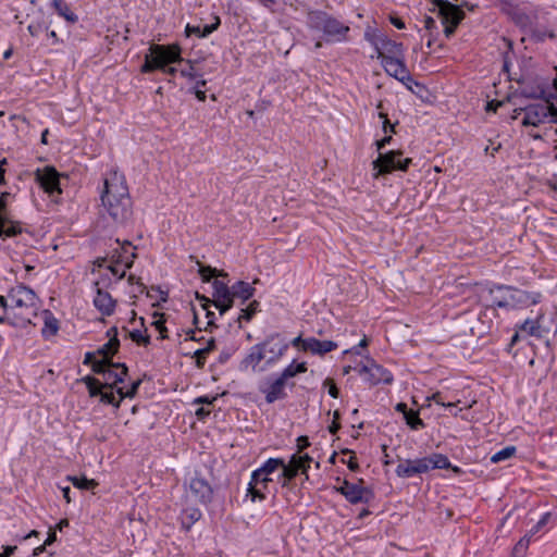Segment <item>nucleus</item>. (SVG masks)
Masks as SVG:
<instances>
[{
    "label": "nucleus",
    "mask_w": 557,
    "mask_h": 557,
    "mask_svg": "<svg viewBox=\"0 0 557 557\" xmlns=\"http://www.w3.org/2000/svg\"><path fill=\"white\" fill-rule=\"evenodd\" d=\"M100 199L102 213L107 214L116 225H125L132 219V199L125 177L119 171H111L104 178Z\"/></svg>",
    "instance_id": "obj_1"
},
{
    "label": "nucleus",
    "mask_w": 557,
    "mask_h": 557,
    "mask_svg": "<svg viewBox=\"0 0 557 557\" xmlns=\"http://www.w3.org/2000/svg\"><path fill=\"white\" fill-rule=\"evenodd\" d=\"M288 347L289 343L281 334H270L263 342L250 347L246 357L240 361L239 369L256 371L260 362L264 361V366L259 369L264 371L267 368L274 366L285 355Z\"/></svg>",
    "instance_id": "obj_2"
},
{
    "label": "nucleus",
    "mask_w": 557,
    "mask_h": 557,
    "mask_svg": "<svg viewBox=\"0 0 557 557\" xmlns=\"http://www.w3.org/2000/svg\"><path fill=\"white\" fill-rule=\"evenodd\" d=\"M10 312L8 319L13 326L25 327L28 324H36L38 309V297L35 292L25 285H17L10 289Z\"/></svg>",
    "instance_id": "obj_3"
},
{
    "label": "nucleus",
    "mask_w": 557,
    "mask_h": 557,
    "mask_svg": "<svg viewBox=\"0 0 557 557\" xmlns=\"http://www.w3.org/2000/svg\"><path fill=\"white\" fill-rule=\"evenodd\" d=\"M493 308L517 310L537 305L542 299L539 292H527L509 285H496L490 289Z\"/></svg>",
    "instance_id": "obj_4"
},
{
    "label": "nucleus",
    "mask_w": 557,
    "mask_h": 557,
    "mask_svg": "<svg viewBox=\"0 0 557 557\" xmlns=\"http://www.w3.org/2000/svg\"><path fill=\"white\" fill-rule=\"evenodd\" d=\"M433 469H451L455 473L461 472V469L457 466H451L447 456L443 454H432L419 459L403 460L398 463L395 472L399 478H411Z\"/></svg>",
    "instance_id": "obj_5"
},
{
    "label": "nucleus",
    "mask_w": 557,
    "mask_h": 557,
    "mask_svg": "<svg viewBox=\"0 0 557 557\" xmlns=\"http://www.w3.org/2000/svg\"><path fill=\"white\" fill-rule=\"evenodd\" d=\"M513 117H520L523 126L539 127L547 123H557V109L550 101L540 99L516 109Z\"/></svg>",
    "instance_id": "obj_6"
},
{
    "label": "nucleus",
    "mask_w": 557,
    "mask_h": 557,
    "mask_svg": "<svg viewBox=\"0 0 557 557\" xmlns=\"http://www.w3.org/2000/svg\"><path fill=\"white\" fill-rule=\"evenodd\" d=\"M181 49L178 46H161L152 45L149 48V53L145 55V63L141 66V72L151 73L156 70H162L170 75L176 73L175 67H166L168 64L181 62Z\"/></svg>",
    "instance_id": "obj_7"
},
{
    "label": "nucleus",
    "mask_w": 557,
    "mask_h": 557,
    "mask_svg": "<svg viewBox=\"0 0 557 557\" xmlns=\"http://www.w3.org/2000/svg\"><path fill=\"white\" fill-rule=\"evenodd\" d=\"M307 23L311 28L322 30L325 36L336 41L344 40L349 32L348 26L329 15L326 12L319 10L308 13Z\"/></svg>",
    "instance_id": "obj_8"
},
{
    "label": "nucleus",
    "mask_w": 557,
    "mask_h": 557,
    "mask_svg": "<svg viewBox=\"0 0 557 557\" xmlns=\"http://www.w3.org/2000/svg\"><path fill=\"white\" fill-rule=\"evenodd\" d=\"M431 2L437 8L438 15L444 25L445 37L450 38L465 18V12L458 5L446 0H431Z\"/></svg>",
    "instance_id": "obj_9"
},
{
    "label": "nucleus",
    "mask_w": 557,
    "mask_h": 557,
    "mask_svg": "<svg viewBox=\"0 0 557 557\" xmlns=\"http://www.w3.org/2000/svg\"><path fill=\"white\" fill-rule=\"evenodd\" d=\"M403 152L392 150L386 153H379L376 160L373 161V169L377 170L376 175L391 173L395 170L406 171L411 163L410 158L401 159Z\"/></svg>",
    "instance_id": "obj_10"
},
{
    "label": "nucleus",
    "mask_w": 557,
    "mask_h": 557,
    "mask_svg": "<svg viewBox=\"0 0 557 557\" xmlns=\"http://www.w3.org/2000/svg\"><path fill=\"white\" fill-rule=\"evenodd\" d=\"M358 372L371 385L391 384L393 382V374L372 359H369L366 364L359 368Z\"/></svg>",
    "instance_id": "obj_11"
},
{
    "label": "nucleus",
    "mask_w": 557,
    "mask_h": 557,
    "mask_svg": "<svg viewBox=\"0 0 557 557\" xmlns=\"http://www.w3.org/2000/svg\"><path fill=\"white\" fill-rule=\"evenodd\" d=\"M186 493L188 497L202 505L211 503L213 497L212 486L198 474L190 479Z\"/></svg>",
    "instance_id": "obj_12"
},
{
    "label": "nucleus",
    "mask_w": 557,
    "mask_h": 557,
    "mask_svg": "<svg viewBox=\"0 0 557 557\" xmlns=\"http://www.w3.org/2000/svg\"><path fill=\"white\" fill-rule=\"evenodd\" d=\"M287 382L280 375L276 377H268L259 384V392L264 395L268 404H273L276 400L286 398L285 392Z\"/></svg>",
    "instance_id": "obj_13"
},
{
    "label": "nucleus",
    "mask_w": 557,
    "mask_h": 557,
    "mask_svg": "<svg viewBox=\"0 0 557 557\" xmlns=\"http://www.w3.org/2000/svg\"><path fill=\"white\" fill-rule=\"evenodd\" d=\"M35 175L36 181L46 193L50 195L61 193L60 175L54 168L46 166L44 169H38Z\"/></svg>",
    "instance_id": "obj_14"
},
{
    "label": "nucleus",
    "mask_w": 557,
    "mask_h": 557,
    "mask_svg": "<svg viewBox=\"0 0 557 557\" xmlns=\"http://www.w3.org/2000/svg\"><path fill=\"white\" fill-rule=\"evenodd\" d=\"M9 193L0 196V237H13L22 232L20 223L9 220L7 214V198Z\"/></svg>",
    "instance_id": "obj_15"
},
{
    "label": "nucleus",
    "mask_w": 557,
    "mask_h": 557,
    "mask_svg": "<svg viewBox=\"0 0 557 557\" xmlns=\"http://www.w3.org/2000/svg\"><path fill=\"white\" fill-rule=\"evenodd\" d=\"M212 288L214 298L212 304L220 310V313L223 314L232 308L231 287L219 280H214L212 282Z\"/></svg>",
    "instance_id": "obj_16"
},
{
    "label": "nucleus",
    "mask_w": 557,
    "mask_h": 557,
    "mask_svg": "<svg viewBox=\"0 0 557 557\" xmlns=\"http://www.w3.org/2000/svg\"><path fill=\"white\" fill-rule=\"evenodd\" d=\"M382 65L386 73L396 79L400 82H405L406 79L411 81L409 71L399 58L393 55H384Z\"/></svg>",
    "instance_id": "obj_17"
},
{
    "label": "nucleus",
    "mask_w": 557,
    "mask_h": 557,
    "mask_svg": "<svg viewBox=\"0 0 557 557\" xmlns=\"http://www.w3.org/2000/svg\"><path fill=\"white\" fill-rule=\"evenodd\" d=\"M95 286L96 296L94 298V306L102 315H112L115 310L116 301L108 292H104L99 287V282H96Z\"/></svg>",
    "instance_id": "obj_18"
},
{
    "label": "nucleus",
    "mask_w": 557,
    "mask_h": 557,
    "mask_svg": "<svg viewBox=\"0 0 557 557\" xmlns=\"http://www.w3.org/2000/svg\"><path fill=\"white\" fill-rule=\"evenodd\" d=\"M127 375V368L124 363H114L110 362L107 371L103 374V379L106 381L104 387H113L119 383L124 381V377Z\"/></svg>",
    "instance_id": "obj_19"
},
{
    "label": "nucleus",
    "mask_w": 557,
    "mask_h": 557,
    "mask_svg": "<svg viewBox=\"0 0 557 557\" xmlns=\"http://www.w3.org/2000/svg\"><path fill=\"white\" fill-rule=\"evenodd\" d=\"M272 480L265 475L255 476V471L251 474L250 482L248 484V495H250L251 500H263L265 498L264 491L268 488L269 482Z\"/></svg>",
    "instance_id": "obj_20"
},
{
    "label": "nucleus",
    "mask_w": 557,
    "mask_h": 557,
    "mask_svg": "<svg viewBox=\"0 0 557 557\" xmlns=\"http://www.w3.org/2000/svg\"><path fill=\"white\" fill-rule=\"evenodd\" d=\"M337 491L351 504L363 503L364 494L367 493L366 488L347 480L343 482Z\"/></svg>",
    "instance_id": "obj_21"
},
{
    "label": "nucleus",
    "mask_w": 557,
    "mask_h": 557,
    "mask_svg": "<svg viewBox=\"0 0 557 557\" xmlns=\"http://www.w3.org/2000/svg\"><path fill=\"white\" fill-rule=\"evenodd\" d=\"M337 344L333 341H319L314 337L305 338L304 351H310L317 355H324L337 348Z\"/></svg>",
    "instance_id": "obj_22"
},
{
    "label": "nucleus",
    "mask_w": 557,
    "mask_h": 557,
    "mask_svg": "<svg viewBox=\"0 0 557 557\" xmlns=\"http://www.w3.org/2000/svg\"><path fill=\"white\" fill-rule=\"evenodd\" d=\"M375 49L377 51V58L381 60H383L384 55L398 58V55L403 54V45L387 38H381L380 41L375 44Z\"/></svg>",
    "instance_id": "obj_23"
},
{
    "label": "nucleus",
    "mask_w": 557,
    "mask_h": 557,
    "mask_svg": "<svg viewBox=\"0 0 557 557\" xmlns=\"http://www.w3.org/2000/svg\"><path fill=\"white\" fill-rule=\"evenodd\" d=\"M544 312H540L535 319H527L523 323L519 325V331L525 333L527 335L534 337H542V320L544 319Z\"/></svg>",
    "instance_id": "obj_24"
},
{
    "label": "nucleus",
    "mask_w": 557,
    "mask_h": 557,
    "mask_svg": "<svg viewBox=\"0 0 557 557\" xmlns=\"http://www.w3.org/2000/svg\"><path fill=\"white\" fill-rule=\"evenodd\" d=\"M39 315L44 321V327L41 329L42 336L45 338L54 336L59 331V321L48 309L42 310Z\"/></svg>",
    "instance_id": "obj_25"
},
{
    "label": "nucleus",
    "mask_w": 557,
    "mask_h": 557,
    "mask_svg": "<svg viewBox=\"0 0 557 557\" xmlns=\"http://www.w3.org/2000/svg\"><path fill=\"white\" fill-rule=\"evenodd\" d=\"M255 288L247 282L238 281L231 287V299L240 298L243 301L248 300L255 294Z\"/></svg>",
    "instance_id": "obj_26"
},
{
    "label": "nucleus",
    "mask_w": 557,
    "mask_h": 557,
    "mask_svg": "<svg viewBox=\"0 0 557 557\" xmlns=\"http://www.w3.org/2000/svg\"><path fill=\"white\" fill-rule=\"evenodd\" d=\"M298 454H295L292 456L289 462L286 465L284 462V466H281L282 473L281 476L284 479L282 485L286 486L290 480H293L299 472L301 466H295L296 462H299Z\"/></svg>",
    "instance_id": "obj_27"
},
{
    "label": "nucleus",
    "mask_w": 557,
    "mask_h": 557,
    "mask_svg": "<svg viewBox=\"0 0 557 557\" xmlns=\"http://www.w3.org/2000/svg\"><path fill=\"white\" fill-rule=\"evenodd\" d=\"M201 511L196 507L185 508L181 515L182 527L188 531L193 524L201 518Z\"/></svg>",
    "instance_id": "obj_28"
},
{
    "label": "nucleus",
    "mask_w": 557,
    "mask_h": 557,
    "mask_svg": "<svg viewBox=\"0 0 557 557\" xmlns=\"http://www.w3.org/2000/svg\"><path fill=\"white\" fill-rule=\"evenodd\" d=\"M284 466V460L281 458H270L260 468L255 470V476L265 475L270 478L275 470Z\"/></svg>",
    "instance_id": "obj_29"
},
{
    "label": "nucleus",
    "mask_w": 557,
    "mask_h": 557,
    "mask_svg": "<svg viewBox=\"0 0 557 557\" xmlns=\"http://www.w3.org/2000/svg\"><path fill=\"white\" fill-rule=\"evenodd\" d=\"M52 7L58 14L64 17L67 22L72 24L77 22V15L70 10V7L64 0H52Z\"/></svg>",
    "instance_id": "obj_30"
},
{
    "label": "nucleus",
    "mask_w": 557,
    "mask_h": 557,
    "mask_svg": "<svg viewBox=\"0 0 557 557\" xmlns=\"http://www.w3.org/2000/svg\"><path fill=\"white\" fill-rule=\"evenodd\" d=\"M120 341L117 337H111L108 343L101 346L97 354L101 355L104 359H111L119 350Z\"/></svg>",
    "instance_id": "obj_31"
},
{
    "label": "nucleus",
    "mask_w": 557,
    "mask_h": 557,
    "mask_svg": "<svg viewBox=\"0 0 557 557\" xmlns=\"http://www.w3.org/2000/svg\"><path fill=\"white\" fill-rule=\"evenodd\" d=\"M306 371H307L306 362L296 363L295 361H293L281 372L280 376L287 382L288 379H292V377L296 376L297 374L304 373Z\"/></svg>",
    "instance_id": "obj_32"
},
{
    "label": "nucleus",
    "mask_w": 557,
    "mask_h": 557,
    "mask_svg": "<svg viewBox=\"0 0 557 557\" xmlns=\"http://www.w3.org/2000/svg\"><path fill=\"white\" fill-rule=\"evenodd\" d=\"M69 480L75 487L79 490L89 491L98 485V483L95 480H89L85 476H70Z\"/></svg>",
    "instance_id": "obj_33"
},
{
    "label": "nucleus",
    "mask_w": 557,
    "mask_h": 557,
    "mask_svg": "<svg viewBox=\"0 0 557 557\" xmlns=\"http://www.w3.org/2000/svg\"><path fill=\"white\" fill-rule=\"evenodd\" d=\"M515 454H516V447L515 446H507V447L498 450L497 453H495L491 457V461L493 463H497V462H500V461H504V460H507V459L511 458Z\"/></svg>",
    "instance_id": "obj_34"
},
{
    "label": "nucleus",
    "mask_w": 557,
    "mask_h": 557,
    "mask_svg": "<svg viewBox=\"0 0 557 557\" xmlns=\"http://www.w3.org/2000/svg\"><path fill=\"white\" fill-rule=\"evenodd\" d=\"M406 420V423L412 429V430H420L424 426L423 421L419 417V412L414 410H410L407 416L404 417Z\"/></svg>",
    "instance_id": "obj_35"
},
{
    "label": "nucleus",
    "mask_w": 557,
    "mask_h": 557,
    "mask_svg": "<svg viewBox=\"0 0 557 557\" xmlns=\"http://www.w3.org/2000/svg\"><path fill=\"white\" fill-rule=\"evenodd\" d=\"M82 381L87 386L89 395L91 397L100 395V393H101V391L99 388L100 387V382L97 379L88 375V376L83 377Z\"/></svg>",
    "instance_id": "obj_36"
},
{
    "label": "nucleus",
    "mask_w": 557,
    "mask_h": 557,
    "mask_svg": "<svg viewBox=\"0 0 557 557\" xmlns=\"http://www.w3.org/2000/svg\"><path fill=\"white\" fill-rule=\"evenodd\" d=\"M259 302L257 300H253L252 302L249 304L247 308L242 309V313L238 317V322L240 323L242 320L250 321L251 318L259 310Z\"/></svg>",
    "instance_id": "obj_37"
},
{
    "label": "nucleus",
    "mask_w": 557,
    "mask_h": 557,
    "mask_svg": "<svg viewBox=\"0 0 557 557\" xmlns=\"http://www.w3.org/2000/svg\"><path fill=\"white\" fill-rule=\"evenodd\" d=\"M198 272L203 282H210L211 278L216 275H223L222 273H219L216 269L211 268L210 265H199Z\"/></svg>",
    "instance_id": "obj_38"
},
{
    "label": "nucleus",
    "mask_w": 557,
    "mask_h": 557,
    "mask_svg": "<svg viewBox=\"0 0 557 557\" xmlns=\"http://www.w3.org/2000/svg\"><path fill=\"white\" fill-rule=\"evenodd\" d=\"M140 383V380L133 382L131 388L126 392H124L123 388H117V394L121 396V399L133 398L136 395Z\"/></svg>",
    "instance_id": "obj_39"
},
{
    "label": "nucleus",
    "mask_w": 557,
    "mask_h": 557,
    "mask_svg": "<svg viewBox=\"0 0 557 557\" xmlns=\"http://www.w3.org/2000/svg\"><path fill=\"white\" fill-rule=\"evenodd\" d=\"M129 337L132 341L139 345H148L150 343V337L148 335H144L141 331L134 330L129 333Z\"/></svg>",
    "instance_id": "obj_40"
},
{
    "label": "nucleus",
    "mask_w": 557,
    "mask_h": 557,
    "mask_svg": "<svg viewBox=\"0 0 557 557\" xmlns=\"http://www.w3.org/2000/svg\"><path fill=\"white\" fill-rule=\"evenodd\" d=\"M220 23H221L220 17L215 16L214 22L212 24L202 26L200 38H205V37L209 36L211 33H213L215 29H218V27L220 26Z\"/></svg>",
    "instance_id": "obj_41"
},
{
    "label": "nucleus",
    "mask_w": 557,
    "mask_h": 557,
    "mask_svg": "<svg viewBox=\"0 0 557 557\" xmlns=\"http://www.w3.org/2000/svg\"><path fill=\"white\" fill-rule=\"evenodd\" d=\"M110 360L109 359H104V360H96L95 362H92L91 367H92V371L97 374H104V372L107 371L109 364H110Z\"/></svg>",
    "instance_id": "obj_42"
},
{
    "label": "nucleus",
    "mask_w": 557,
    "mask_h": 557,
    "mask_svg": "<svg viewBox=\"0 0 557 557\" xmlns=\"http://www.w3.org/2000/svg\"><path fill=\"white\" fill-rule=\"evenodd\" d=\"M209 354L203 350L202 348L200 349H197L194 354H193V358H195V361H196V367L201 369L205 367V363H206V359H207V356Z\"/></svg>",
    "instance_id": "obj_43"
},
{
    "label": "nucleus",
    "mask_w": 557,
    "mask_h": 557,
    "mask_svg": "<svg viewBox=\"0 0 557 557\" xmlns=\"http://www.w3.org/2000/svg\"><path fill=\"white\" fill-rule=\"evenodd\" d=\"M99 396L102 403L113 405L116 408L120 406V403L122 400L121 398L119 400H115V396L112 392H101Z\"/></svg>",
    "instance_id": "obj_44"
},
{
    "label": "nucleus",
    "mask_w": 557,
    "mask_h": 557,
    "mask_svg": "<svg viewBox=\"0 0 557 557\" xmlns=\"http://www.w3.org/2000/svg\"><path fill=\"white\" fill-rule=\"evenodd\" d=\"M430 399H432L435 404L441 405V406H443V407H445V408H447V409H453V408H455V407H456V405H457V404H459V403H460V400H458L457 403H451V401H449V403H445V401H444V399H443L442 394H441V393H438V392H437V393H434V394L431 396V398H430Z\"/></svg>",
    "instance_id": "obj_45"
},
{
    "label": "nucleus",
    "mask_w": 557,
    "mask_h": 557,
    "mask_svg": "<svg viewBox=\"0 0 557 557\" xmlns=\"http://www.w3.org/2000/svg\"><path fill=\"white\" fill-rule=\"evenodd\" d=\"M197 298L199 300L203 301L202 307H203V309L207 310V318L209 319L208 326H215L213 323L214 312L208 310V306H209V304H211L210 299L205 296H199V294H197Z\"/></svg>",
    "instance_id": "obj_46"
},
{
    "label": "nucleus",
    "mask_w": 557,
    "mask_h": 557,
    "mask_svg": "<svg viewBox=\"0 0 557 557\" xmlns=\"http://www.w3.org/2000/svg\"><path fill=\"white\" fill-rule=\"evenodd\" d=\"M529 542H530V537L529 536H524L523 539H521L517 544L516 546L513 547V555L515 556H520L524 553V550L527 549L528 545H529Z\"/></svg>",
    "instance_id": "obj_47"
},
{
    "label": "nucleus",
    "mask_w": 557,
    "mask_h": 557,
    "mask_svg": "<svg viewBox=\"0 0 557 557\" xmlns=\"http://www.w3.org/2000/svg\"><path fill=\"white\" fill-rule=\"evenodd\" d=\"M181 75L184 76V77H188V78H196V77L199 76L197 74V72L195 71L194 65L190 62H188V66L187 67H184V69L181 70Z\"/></svg>",
    "instance_id": "obj_48"
},
{
    "label": "nucleus",
    "mask_w": 557,
    "mask_h": 557,
    "mask_svg": "<svg viewBox=\"0 0 557 557\" xmlns=\"http://www.w3.org/2000/svg\"><path fill=\"white\" fill-rule=\"evenodd\" d=\"M135 257H136V255L134 252L129 257L128 256L119 255V257L116 259V262L117 263H124L125 268L129 269L133 265V261H134Z\"/></svg>",
    "instance_id": "obj_49"
},
{
    "label": "nucleus",
    "mask_w": 557,
    "mask_h": 557,
    "mask_svg": "<svg viewBox=\"0 0 557 557\" xmlns=\"http://www.w3.org/2000/svg\"><path fill=\"white\" fill-rule=\"evenodd\" d=\"M27 29L32 36L37 37V36H39L40 33H42L44 30H47V27H44L41 24L37 23V24H29Z\"/></svg>",
    "instance_id": "obj_50"
},
{
    "label": "nucleus",
    "mask_w": 557,
    "mask_h": 557,
    "mask_svg": "<svg viewBox=\"0 0 557 557\" xmlns=\"http://www.w3.org/2000/svg\"><path fill=\"white\" fill-rule=\"evenodd\" d=\"M325 385H329V394L333 397V398H337L338 397V388L336 387L335 383L333 382V380L331 379H326L325 382H324Z\"/></svg>",
    "instance_id": "obj_51"
},
{
    "label": "nucleus",
    "mask_w": 557,
    "mask_h": 557,
    "mask_svg": "<svg viewBox=\"0 0 557 557\" xmlns=\"http://www.w3.org/2000/svg\"><path fill=\"white\" fill-rule=\"evenodd\" d=\"M185 34L187 37H189L191 35H196V36L200 37L201 26H193V25L187 24L185 27Z\"/></svg>",
    "instance_id": "obj_52"
},
{
    "label": "nucleus",
    "mask_w": 557,
    "mask_h": 557,
    "mask_svg": "<svg viewBox=\"0 0 557 557\" xmlns=\"http://www.w3.org/2000/svg\"><path fill=\"white\" fill-rule=\"evenodd\" d=\"M379 116H380L381 119H383V131H384V133H387V132H389V131H391V132H395V131H394V127H395V126H394V125H392V124L389 123V121H388V119H387V115H386L385 113L380 112Z\"/></svg>",
    "instance_id": "obj_53"
},
{
    "label": "nucleus",
    "mask_w": 557,
    "mask_h": 557,
    "mask_svg": "<svg viewBox=\"0 0 557 557\" xmlns=\"http://www.w3.org/2000/svg\"><path fill=\"white\" fill-rule=\"evenodd\" d=\"M309 446H310V443H309V440L307 436H299L297 438L298 453L302 451L304 449H306Z\"/></svg>",
    "instance_id": "obj_54"
},
{
    "label": "nucleus",
    "mask_w": 557,
    "mask_h": 557,
    "mask_svg": "<svg viewBox=\"0 0 557 557\" xmlns=\"http://www.w3.org/2000/svg\"><path fill=\"white\" fill-rule=\"evenodd\" d=\"M206 85V82L205 81H199L197 82L196 84V97L200 100V101H205L206 100V92L203 90L200 89L201 86H205Z\"/></svg>",
    "instance_id": "obj_55"
},
{
    "label": "nucleus",
    "mask_w": 557,
    "mask_h": 557,
    "mask_svg": "<svg viewBox=\"0 0 557 557\" xmlns=\"http://www.w3.org/2000/svg\"><path fill=\"white\" fill-rule=\"evenodd\" d=\"M153 325H154V326H156V329L160 332L161 337H162V338H165V337H166V335H165L164 333L166 332V329H165V326H164V322H163L162 320L158 319V320H156V321L153 322Z\"/></svg>",
    "instance_id": "obj_56"
},
{
    "label": "nucleus",
    "mask_w": 557,
    "mask_h": 557,
    "mask_svg": "<svg viewBox=\"0 0 557 557\" xmlns=\"http://www.w3.org/2000/svg\"><path fill=\"white\" fill-rule=\"evenodd\" d=\"M259 3L265 9L274 12V5L276 4V0H258Z\"/></svg>",
    "instance_id": "obj_57"
},
{
    "label": "nucleus",
    "mask_w": 557,
    "mask_h": 557,
    "mask_svg": "<svg viewBox=\"0 0 557 557\" xmlns=\"http://www.w3.org/2000/svg\"><path fill=\"white\" fill-rule=\"evenodd\" d=\"M424 26L428 30H432L434 28H436V22L433 17L431 16H425L424 18Z\"/></svg>",
    "instance_id": "obj_58"
},
{
    "label": "nucleus",
    "mask_w": 557,
    "mask_h": 557,
    "mask_svg": "<svg viewBox=\"0 0 557 557\" xmlns=\"http://www.w3.org/2000/svg\"><path fill=\"white\" fill-rule=\"evenodd\" d=\"M500 106H502V102H500V101H494V100H493V101H490V102H487V104H486V111H487V112H496V111H497V109H498V107H500Z\"/></svg>",
    "instance_id": "obj_59"
},
{
    "label": "nucleus",
    "mask_w": 557,
    "mask_h": 557,
    "mask_svg": "<svg viewBox=\"0 0 557 557\" xmlns=\"http://www.w3.org/2000/svg\"><path fill=\"white\" fill-rule=\"evenodd\" d=\"M3 553H0V557H10L15 550L16 546H3Z\"/></svg>",
    "instance_id": "obj_60"
},
{
    "label": "nucleus",
    "mask_w": 557,
    "mask_h": 557,
    "mask_svg": "<svg viewBox=\"0 0 557 557\" xmlns=\"http://www.w3.org/2000/svg\"><path fill=\"white\" fill-rule=\"evenodd\" d=\"M215 399H216V397L209 398L208 396H202V397H198V398H196V399H195V403H196V404H207V405H211Z\"/></svg>",
    "instance_id": "obj_61"
},
{
    "label": "nucleus",
    "mask_w": 557,
    "mask_h": 557,
    "mask_svg": "<svg viewBox=\"0 0 557 557\" xmlns=\"http://www.w3.org/2000/svg\"><path fill=\"white\" fill-rule=\"evenodd\" d=\"M392 140V136H385L381 140L376 141L377 150H382Z\"/></svg>",
    "instance_id": "obj_62"
},
{
    "label": "nucleus",
    "mask_w": 557,
    "mask_h": 557,
    "mask_svg": "<svg viewBox=\"0 0 557 557\" xmlns=\"http://www.w3.org/2000/svg\"><path fill=\"white\" fill-rule=\"evenodd\" d=\"M395 410L398 411V412H401L405 416H407V413L410 411L408 408H407V405L405 403H398L396 406H395Z\"/></svg>",
    "instance_id": "obj_63"
},
{
    "label": "nucleus",
    "mask_w": 557,
    "mask_h": 557,
    "mask_svg": "<svg viewBox=\"0 0 557 557\" xmlns=\"http://www.w3.org/2000/svg\"><path fill=\"white\" fill-rule=\"evenodd\" d=\"M209 413H210V411L208 409L203 408V407L198 408L196 410V416L200 420L205 419L207 416H209Z\"/></svg>",
    "instance_id": "obj_64"
}]
</instances>
